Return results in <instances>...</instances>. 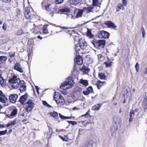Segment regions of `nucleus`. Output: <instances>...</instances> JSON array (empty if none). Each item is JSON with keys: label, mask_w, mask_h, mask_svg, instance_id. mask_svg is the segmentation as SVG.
<instances>
[{"label": "nucleus", "mask_w": 147, "mask_h": 147, "mask_svg": "<svg viewBox=\"0 0 147 147\" xmlns=\"http://www.w3.org/2000/svg\"><path fill=\"white\" fill-rule=\"evenodd\" d=\"M79 44L75 45V52L80 53L79 52L80 49L83 50L86 49L87 48L88 46L87 43L83 38H80L78 40Z\"/></svg>", "instance_id": "obj_1"}, {"label": "nucleus", "mask_w": 147, "mask_h": 147, "mask_svg": "<svg viewBox=\"0 0 147 147\" xmlns=\"http://www.w3.org/2000/svg\"><path fill=\"white\" fill-rule=\"evenodd\" d=\"M74 84V82L72 78L69 77L67 78V81H64L60 87L61 89L65 90L72 87Z\"/></svg>", "instance_id": "obj_2"}, {"label": "nucleus", "mask_w": 147, "mask_h": 147, "mask_svg": "<svg viewBox=\"0 0 147 147\" xmlns=\"http://www.w3.org/2000/svg\"><path fill=\"white\" fill-rule=\"evenodd\" d=\"M54 99L59 107H63L65 104V100L63 97L59 94H55Z\"/></svg>", "instance_id": "obj_3"}, {"label": "nucleus", "mask_w": 147, "mask_h": 147, "mask_svg": "<svg viewBox=\"0 0 147 147\" xmlns=\"http://www.w3.org/2000/svg\"><path fill=\"white\" fill-rule=\"evenodd\" d=\"M9 82L11 84L13 88L16 89L19 86L20 80L19 79L17 78V76H16L14 75L9 80Z\"/></svg>", "instance_id": "obj_4"}, {"label": "nucleus", "mask_w": 147, "mask_h": 147, "mask_svg": "<svg viewBox=\"0 0 147 147\" xmlns=\"http://www.w3.org/2000/svg\"><path fill=\"white\" fill-rule=\"evenodd\" d=\"M113 121L115 125L112 126L111 129V131L112 133H114L115 131L118 129V126L119 125L121 122V118L118 116H115L113 118Z\"/></svg>", "instance_id": "obj_5"}, {"label": "nucleus", "mask_w": 147, "mask_h": 147, "mask_svg": "<svg viewBox=\"0 0 147 147\" xmlns=\"http://www.w3.org/2000/svg\"><path fill=\"white\" fill-rule=\"evenodd\" d=\"M91 42L94 47L100 49L104 47L105 40H100L97 41L93 40Z\"/></svg>", "instance_id": "obj_6"}, {"label": "nucleus", "mask_w": 147, "mask_h": 147, "mask_svg": "<svg viewBox=\"0 0 147 147\" xmlns=\"http://www.w3.org/2000/svg\"><path fill=\"white\" fill-rule=\"evenodd\" d=\"M26 105V110L29 112L34 108V102L32 100L29 99L25 103Z\"/></svg>", "instance_id": "obj_7"}, {"label": "nucleus", "mask_w": 147, "mask_h": 147, "mask_svg": "<svg viewBox=\"0 0 147 147\" xmlns=\"http://www.w3.org/2000/svg\"><path fill=\"white\" fill-rule=\"evenodd\" d=\"M52 26H49L48 25H45L42 28V30L43 33L44 34H47L49 33V31H50L51 32V34L52 35V26H55L54 24H51Z\"/></svg>", "instance_id": "obj_8"}, {"label": "nucleus", "mask_w": 147, "mask_h": 147, "mask_svg": "<svg viewBox=\"0 0 147 147\" xmlns=\"http://www.w3.org/2000/svg\"><path fill=\"white\" fill-rule=\"evenodd\" d=\"M82 14H83L82 9H76L74 11V15L76 19L81 17Z\"/></svg>", "instance_id": "obj_9"}, {"label": "nucleus", "mask_w": 147, "mask_h": 147, "mask_svg": "<svg viewBox=\"0 0 147 147\" xmlns=\"http://www.w3.org/2000/svg\"><path fill=\"white\" fill-rule=\"evenodd\" d=\"M98 36L100 38H107L109 37V34L106 31H101L99 33Z\"/></svg>", "instance_id": "obj_10"}, {"label": "nucleus", "mask_w": 147, "mask_h": 147, "mask_svg": "<svg viewBox=\"0 0 147 147\" xmlns=\"http://www.w3.org/2000/svg\"><path fill=\"white\" fill-rule=\"evenodd\" d=\"M82 10L83 11V16L85 17H87L89 13L91 12H92L91 6L84 7Z\"/></svg>", "instance_id": "obj_11"}, {"label": "nucleus", "mask_w": 147, "mask_h": 147, "mask_svg": "<svg viewBox=\"0 0 147 147\" xmlns=\"http://www.w3.org/2000/svg\"><path fill=\"white\" fill-rule=\"evenodd\" d=\"M76 53V58L74 59L75 62L78 65H81L83 63V60L81 56L79 55L80 53L78 54V53Z\"/></svg>", "instance_id": "obj_12"}, {"label": "nucleus", "mask_w": 147, "mask_h": 147, "mask_svg": "<svg viewBox=\"0 0 147 147\" xmlns=\"http://www.w3.org/2000/svg\"><path fill=\"white\" fill-rule=\"evenodd\" d=\"M55 5L53 4H51L48 5H46L44 6H42V9H45L46 10L49 11H53V10L55 9Z\"/></svg>", "instance_id": "obj_13"}, {"label": "nucleus", "mask_w": 147, "mask_h": 147, "mask_svg": "<svg viewBox=\"0 0 147 147\" xmlns=\"http://www.w3.org/2000/svg\"><path fill=\"white\" fill-rule=\"evenodd\" d=\"M8 99L1 91L0 90V102L3 103H6Z\"/></svg>", "instance_id": "obj_14"}, {"label": "nucleus", "mask_w": 147, "mask_h": 147, "mask_svg": "<svg viewBox=\"0 0 147 147\" xmlns=\"http://www.w3.org/2000/svg\"><path fill=\"white\" fill-rule=\"evenodd\" d=\"M28 94L26 93L24 95L21 96L19 99L20 102L22 105H25V102L28 99Z\"/></svg>", "instance_id": "obj_15"}, {"label": "nucleus", "mask_w": 147, "mask_h": 147, "mask_svg": "<svg viewBox=\"0 0 147 147\" xmlns=\"http://www.w3.org/2000/svg\"><path fill=\"white\" fill-rule=\"evenodd\" d=\"M18 97V96L16 94L11 95L9 98L10 102L12 103H15Z\"/></svg>", "instance_id": "obj_16"}, {"label": "nucleus", "mask_w": 147, "mask_h": 147, "mask_svg": "<svg viewBox=\"0 0 147 147\" xmlns=\"http://www.w3.org/2000/svg\"><path fill=\"white\" fill-rule=\"evenodd\" d=\"M25 14L26 19H29L30 18L31 14L30 12V7H27L25 8Z\"/></svg>", "instance_id": "obj_17"}, {"label": "nucleus", "mask_w": 147, "mask_h": 147, "mask_svg": "<svg viewBox=\"0 0 147 147\" xmlns=\"http://www.w3.org/2000/svg\"><path fill=\"white\" fill-rule=\"evenodd\" d=\"M100 4H92V6H91V8L92 10V12L95 13L99 11L100 6Z\"/></svg>", "instance_id": "obj_18"}, {"label": "nucleus", "mask_w": 147, "mask_h": 147, "mask_svg": "<svg viewBox=\"0 0 147 147\" xmlns=\"http://www.w3.org/2000/svg\"><path fill=\"white\" fill-rule=\"evenodd\" d=\"M14 69H15L19 71L20 73H22L23 72V70L22 69L20 64L18 63H16L15 64Z\"/></svg>", "instance_id": "obj_19"}, {"label": "nucleus", "mask_w": 147, "mask_h": 147, "mask_svg": "<svg viewBox=\"0 0 147 147\" xmlns=\"http://www.w3.org/2000/svg\"><path fill=\"white\" fill-rule=\"evenodd\" d=\"M105 24L107 25L109 28H116V26L115 24L111 21H107L105 23Z\"/></svg>", "instance_id": "obj_20"}, {"label": "nucleus", "mask_w": 147, "mask_h": 147, "mask_svg": "<svg viewBox=\"0 0 147 147\" xmlns=\"http://www.w3.org/2000/svg\"><path fill=\"white\" fill-rule=\"evenodd\" d=\"M7 59V57L5 56H0V69L1 67V64L5 62ZM1 71L0 69V76H1Z\"/></svg>", "instance_id": "obj_21"}, {"label": "nucleus", "mask_w": 147, "mask_h": 147, "mask_svg": "<svg viewBox=\"0 0 147 147\" xmlns=\"http://www.w3.org/2000/svg\"><path fill=\"white\" fill-rule=\"evenodd\" d=\"M70 11L69 8L67 7H65L61 9L58 10V13H67Z\"/></svg>", "instance_id": "obj_22"}, {"label": "nucleus", "mask_w": 147, "mask_h": 147, "mask_svg": "<svg viewBox=\"0 0 147 147\" xmlns=\"http://www.w3.org/2000/svg\"><path fill=\"white\" fill-rule=\"evenodd\" d=\"M107 61L104 62V64L107 67H109L112 65V61L110 60L109 58L108 57H107Z\"/></svg>", "instance_id": "obj_23"}, {"label": "nucleus", "mask_w": 147, "mask_h": 147, "mask_svg": "<svg viewBox=\"0 0 147 147\" xmlns=\"http://www.w3.org/2000/svg\"><path fill=\"white\" fill-rule=\"evenodd\" d=\"M89 69L88 68V67L85 66H84L81 69L82 71L85 74H88L89 71Z\"/></svg>", "instance_id": "obj_24"}, {"label": "nucleus", "mask_w": 147, "mask_h": 147, "mask_svg": "<svg viewBox=\"0 0 147 147\" xmlns=\"http://www.w3.org/2000/svg\"><path fill=\"white\" fill-rule=\"evenodd\" d=\"M79 82L85 86H86L88 85V83L87 80L81 79L80 80Z\"/></svg>", "instance_id": "obj_25"}, {"label": "nucleus", "mask_w": 147, "mask_h": 147, "mask_svg": "<svg viewBox=\"0 0 147 147\" xmlns=\"http://www.w3.org/2000/svg\"><path fill=\"white\" fill-rule=\"evenodd\" d=\"M135 114L134 111V110L131 111L129 112L130 118L129 119V121L131 122L132 121L134 118Z\"/></svg>", "instance_id": "obj_26"}, {"label": "nucleus", "mask_w": 147, "mask_h": 147, "mask_svg": "<svg viewBox=\"0 0 147 147\" xmlns=\"http://www.w3.org/2000/svg\"><path fill=\"white\" fill-rule=\"evenodd\" d=\"M101 106L100 104H97L92 107V110L94 111L98 110Z\"/></svg>", "instance_id": "obj_27"}, {"label": "nucleus", "mask_w": 147, "mask_h": 147, "mask_svg": "<svg viewBox=\"0 0 147 147\" xmlns=\"http://www.w3.org/2000/svg\"><path fill=\"white\" fill-rule=\"evenodd\" d=\"M62 29H67L66 27H62L60 26H57L56 28V32H55V33H58L62 31Z\"/></svg>", "instance_id": "obj_28"}, {"label": "nucleus", "mask_w": 147, "mask_h": 147, "mask_svg": "<svg viewBox=\"0 0 147 147\" xmlns=\"http://www.w3.org/2000/svg\"><path fill=\"white\" fill-rule=\"evenodd\" d=\"M49 114L51 116L53 117L55 119H58V113L55 111H54L53 112H50Z\"/></svg>", "instance_id": "obj_29"}, {"label": "nucleus", "mask_w": 147, "mask_h": 147, "mask_svg": "<svg viewBox=\"0 0 147 147\" xmlns=\"http://www.w3.org/2000/svg\"><path fill=\"white\" fill-rule=\"evenodd\" d=\"M26 86L24 84L21 85L20 87V91L21 93L25 91L26 90Z\"/></svg>", "instance_id": "obj_30"}, {"label": "nucleus", "mask_w": 147, "mask_h": 147, "mask_svg": "<svg viewBox=\"0 0 147 147\" xmlns=\"http://www.w3.org/2000/svg\"><path fill=\"white\" fill-rule=\"evenodd\" d=\"M49 131L47 133V138H49L52 134V128L49 127Z\"/></svg>", "instance_id": "obj_31"}, {"label": "nucleus", "mask_w": 147, "mask_h": 147, "mask_svg": "<svg viewBox=\"0 0 147 147\" xmlns=\"http://www.w3.org/2000/svg\"><path fill=\"white\" fill-rule=\"evenodd\" d=\"M123 5L122 3H119V4L116 8V11L117 12H118L119 11L120 9H124V7H123Z\"/></svg>", "instance_id": "obj_32"}, {"label": "nucleus", "mask_w": 147, "mask_h": 147, "mask_svg": "<svg viewBox=\"0 0 147 147\" xmlns=\"http://www.w3.org/2000/svg\"><path fill=\"white\" fill-rule=\"evenodd\" d=\"M90 109H89L88 111L84 115H81V117H84L86 118H89L91 117V116L90 115Z\"/></svg>", "instance_id": "obj_33"}, {"label": "nucleus", "mask_w": 147, "mask_h": 147, "mask_svg": "<svg viewBox=\"0 0 147 147\" xmlns=\"http://www.w3.org/2000/svg\"><path fill=\"white\" fill-rule=\"evenodd\" d=\"M18 110L16 108L14 109L11 112L10 115L11 116H14L16 115L18 113Z\"/></svg>", "instance_id": "obj_34"}, {"label": "nucleus", "mask_w": 147, "mask_h": 147, "mask_svg": "<svg viewBox=\"0 0 147 147\" xmlns=\"http://www.w3.org/2000/svg\"><path fill=\"white\" fill-rule=\"evenodd\" d=\"M81 0H70V3L73 5H76L79 3Z\"/></svg>", "instance_id": "obj_35"}, {"label": "nucleus", "mask_w": 147, "mask_h": 147, "mask_svg": "<svg viewBox=\"0 0 147 147\" xmlns=\"http://www.w3.org/2000/svg\"><path fill=\"white\" fill-rule=\"evenodd\" d=\"M66 18L68 20L70 19H75V18L74 17V15L73 16L72 14H66Z\"/></svg>", "instance_id": "obj_36"}, {"label": "nucleus", "mask_w": 147, "mask_h": 147, "mask_svg": "<svg viewBox=\"0 0 147 147\" xmlns=\"http://www.w3.org/2000/svg\"><path fill=\"white\" fill-rule=\"evenodd\" d=\"M124 91L125 92L123 93V96H125V95H126L127 96H128L129 97V99H130V93L129 92L127 91V90L126 89H125Z\"/></svg>", "instance_id": "obj_37"}, {"label": "nucleus", "mask_w": 147, "mask_h": 147, "mask_svg": "<svg viewBox=\"0 0 147 147\" xmlns=\"http://www.w3.org/2000/svg\"><path fill=\"white\" fill-rule=\"evenodd\" d=\"M104 82H101L99 81L96 83V85L97 86V88L98 89H100V87L102 86L103 85V83Z\"/></svg>", "instance_id": "obj_38"}, {"label": "nucleus", "mask_w": 147, "mask_h": 147, "mask_svg": "<svg viewBox=\"0 0 147 147\" xmlns=\"http://www.w3.org/2000/svg\"><path fill=\"white\" fill-rule=\"evenodd\" d=\"M59 117L63 120H65L68 119H70L71 117H66L62 115L60 113H59Z\"/></svg>", "instance_id": "obj_39"}, {"label": "nucleus", "mask_w": 147, "mask_h": 147, "mask_svg": "<svg viewBox=\"0 0 147 147\" xmlns=\"http://www.w3.org/2000/svg\"><path fill=\"white\" fill-rule=\"evenodd\" d=\"M24 33L23 32L22 30L20 29L18 30L15 33V35L20 36L21 35Z\"/></svg>", "instance_id": "obj_40"}, {"label": "nucleus", "mask_w": 147, "mask_h": 147, "mask_svg": "<svg viewBox=\"0 0 147 147\" xmlns=\"http://www.w3.org/2000/svg\"><path fill=\"white\" fill-rule=\"evenodd\" d=\"M92 142L90 141L88 142L85 145L84 147H92Z\"/></svg>", "instance_id": "obj_41"}, {"label": "nucleus", "mask_w": 147, "mask_h": 147, "mask_svg": "<svg viewBox=\"0 0 147 147\" xmlns=\"http://www.w3.org/2000/svg\"><path fill=\"white\" fill-rule=\"evenodd\" d=\"M16 123V121L15 120H14L12 121L11 122L8 123L6 125V127H10L12 125H13Z\"/></svg>", "instance_id": "obj_42"}, {"label": "nucleus", "mask_w": 147, "mask_h": 147, "mask_svg": "<svg viewBox=\"0 0 147 147\" xmlns=\"http://www.w3.org/2000/svg\"><path fill=\"white\" fill-rule=\"evenodd\" d=\"M59 136L63 141L67 142L68 140L67 136L66 135L64 136V137L60 136Z\"/></svg>", "instance_id": "obj_43"}, {"label": "nucleus", "mask_w": 147, "mask_h": 147, "mask_svg": "<svg viewBox=\"0 0 147 147\" xmlns=\"http://www.w3.org/2000/svg\"><path fill=\"white\" fill-rule=\"evenodd\" d=\"M82 91V89L79 87L77 86L74 89V91L78 93Z\"/></svg>", "instance_id": "obj_44"}, {"label": "nucleus", "mask_w": 147, "mask_h": 147, "mask_svg": "<svg viewBox=\"0 0 147 147\" xmlns=\"http://www.w3.org/2000/svg\"><path fill=\"white\" fill-rule=\"evenodd\" d=\"M98 76L101 79H104L105 77L104 74L102 73H99Z\"/></svg>", "instance_id": "obj_45"}, {"label": "nucleus", "mask_w": 147, "mask_h": 147, "mask_svg": "<svg viewBox=\"0 0 147 147\" xmlns=\"http://www.w3.org/2000/svg\"><path fill=\"white\" fill-rule=\"evenodd\" d=\"M5 80L1 76H0V84L3 86H4V82H5Z\"/></svg>", "instance_id": "obj_46"}, {"label": "nucleus", "mask_w": 147, "mask_h": 147, "mask_svg": "<svg viewBox=\"0 0 147 147\" xmlns=\"http://www.w3.org/2000/svg\"><path fill=\"white\" fill-rule=\"evenodd\" d=\"M86 35L87 36H89L91 38L92 37V35L91 34V32L90 30H88L86 32Z\"/></svg>", "instance_id": "obj_47"}, {"label": "nucleus", "mask_w": 147, "mask_h": 147, "mask_svg": "<svg viewBox=\"0 0 147 147\" xmlns=\"http://www.w3.org/2000/svg\"><path fill=\"white\" fill-rule=\"evenodd\" d=\"M87 90L90 94V93H92L93 92V90L92 86H90L87 89Z\"/></svg>", "instance_id": "obj_48"}, {"label": "nucleus", "mask_w": 147, "mask_h": 147, "mask_svg": "<svg viewBox=\"0 0 147 147\" xmlns=\"http://www.w3.org/2000/svg\"><path fill=\"white\" fill-rule=\"evenodd\" d=\"M7 130H5L4 131H0V136L6 134L7 132Z\"/></svg>", "instance_id": "obj_49"}, {"label": "nucleus", "mask_w": 147, "mask_h": 147, "mask_svg": "<svg viewBox=\"0 0 147 147\" xmlns=\"http://www.w3.org/2000/svg\"><path fill=\"white\" fill-rule=\"evenodd\" d=\"M135 68L137 72H138L139 69V64L138 63H137L135 66Z\"/></svg>", "instance_id": "obj_50"}, {"label": "nucleus", "mask_w": 147, "mask_h": 147, "mask_svg": "<svg viewBox=\"0 0 147 147\" xmlns=\"http://www.w3.org/2000/svg\"><path fill=\"white\" fill-rule=\"evenodd\" d=\"M7 28V25L5 23H4L3 25L2 28L3 30L5 31L6 30Z\"/></svg>", "instance_id": "obj_51"}, {"label": "nucleus", "mask_w": 147, "mask_h": 147, "mask_svg": "<svg viewBox=\"0 0 147 147\" xmlns=\"http://www.w3.org/2000/svg\"><path fill=\"white\" fill-rule=\"evenodd\" d=\"M64 0H55V3L56 4H61L63 2Z\"/></svg>", "instance_id": "obj_52"}, {"label": "nucleus", "mask_w": 147, "mask_h": 147, "mask_svg": "<svg viewBox=\"0 0 147 147\" xmlns=\"http://www.w3.org/2000/svg\"><path fill=\"white\" fill-rule=\"evenodd\" d=\"M68 122L69 123L73 125H75L77 124V122L75 121H68Z\"/></svg>", "instance_id": "obj_53"}, {"label": "nucleus", "mask_w": 147, "mask_h": 147, "mask_svg": "<svg viewBox=\"0 0 147 147\" xmlns=\"http://www.w3.org/2000/svg\"><path fill=\"white\" fill-rule=\"evenodd\" d=\"M9 55L11 57H12L14 56L15 53L14 52H10L9 53Z\"/></svg>", "instance_id": "obj_54"}, {"label": "nucleus", "mask_w": 147, "mask_h": 147, "mask_svg": "<svg viewBox=\"0 0 147 147\" xmlns=\"http://www.w3.org/2000/svg\"><path fill=\"white\" fill-rule=\"evenodd\" d=\"M92 0V4H100V3L98 2V0Z\"/></svg>", "instance_id": "obj_55"}, {"label": "nucleus", "mask_w": 147, "mask_h": 147, "mask_svg": "<svg viewBox=\"0 0 147 147\" xmlns=\"http://www.w3.org/2000/svg\"><path fill=\"white\" fill-rule=\"evenodd\" d=\"M122 4L126 6L127 4V0H122Z\"/></svg>", "instance_id": "obj_56"}, {"label": "nucleus", "mask_w": 147, "mask_h": 147, "mask_svg": "<svg viewBox=\"0 0 147 147\" xmlns=\"http://www.w3.org/2000/svg\"><path fill=\"white\" fill-rule=\"evenodd\" d=\"M42 103L43 105L49 107V105L47 103V102L46 101H42Z\"/></svg>", "instance_id": "obj_57"}, {"label": "nucleus", "mask_w": 147, "mask_h": 147, "mask_svg": "<svg viewBox=\"0 0 147 147\" xmlns=\"http://www.w3.org/2000/svg\"><path fill=\"white\" fill-rule=\"evenodd\" d=\"M83 93L85 95H88L89 94V92L87 90L86 91H83Z\"/></svg>", "instance_id": "obj_58"}, {"label": "nucleus", "mask_w": 147, "mask_h": 147, "mask_svg": "<svg viewBox=\"0 0 147 147\" xmlns=\"http://www.w3.org/2000/svg\"><path fill=\"white\" fill-rule=\"evenodd\" d=\"M84 123H86V124H88V123H91V121L90 120H89V121H82V123L83 124Z\"/></svg>", "instance_id": "obj_59"}, {"label": "nucleus", "mask_w": 147, "mask_h": 147, "mask_svg": "<svg viewBox=\"0 0 147 147\" xmlns=\"http://www.w3.org/2000/svg\"><path fill=\"white\" fill-rule=\"evenodd\" d=\"M98 59L99 60L102 59V55L101 54H98Z\"/></svg>", "instance_id": "obj_60"}, {"label": "nucleus", "mask_w": 147, "mask_h": 147, "mask_svg": "<svg viewBox=\"0 0 147 147\" xmlns=\"http://www.w3.org/2000/svg\"><path fill=\"white\" fill-rule=\"evenodd\" d=\"M83 131V129L82 128H80L79 129L78 135L81 134L82 131Z\"/></svg>", "instance_id": "obj_61"}, {"label": "nucleus", "mask_w": 147, "mask_h": 147, "mask_svg": "<svg viewBox=\"0 0 147 147\" xmlns=\"http://www.w3.org/2000/svg\"><path fill=\"white\" fill-rule=\"evenodd\" d=\"M3 2L5 3H8L10 2L11 0H2Z\"/></svg>", "instance_id": "obj_62"}, {"label": "nucleus", "mask_w": 147, "mask_h": 147, "mask_svg": "<svg viewBox=\"0 0 147 147\" xmlns=\"http://www.w3.org/2000/svg\"><path fill=\"white\" fill-rule=\"evenodd\" d=\"M61 92L62 94L65 95H67V92L65 91H61Z\"/></svg>", "instance_id": "obj_63"}, {"label": "nucleus", "mask_w": 147, "mask_h": 147, "mask_svg": "<svg viewBox=\"0 0 147 147\" xmlns=\"http://www.w3.org/2000/svg\"><path fill=\"white\" fill-rule=\"evenodd\" d=\"M36 89V91L37 92L38 94H39V88L37 86H35Z\"/></svg>", "instance_id": "obj_64"}]
</instances>
